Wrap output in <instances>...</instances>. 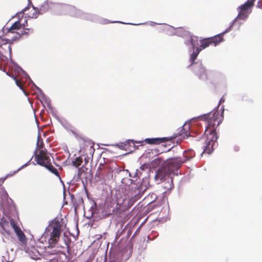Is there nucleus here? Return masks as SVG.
<instances>
[{
    "label": "nucleus",
    "instance_id": "f257e3e1",
    "mask_svg": "<svg viewBox=\"0 0 262 262\" xmlns=\"http://www.w3.org/2000/svg\"><path fill=\"white\" fill-rule=\"evenodd\" d=\"M201 118L203 120L207 122L208 125L204 133L205 137L201 139L199 143L203 150V153L210 154L217 144L216 128L222 123L224 117L219 112L215 111L205 114Z\"/></svg>",
    "mask_w": 262,
    "mask_h": 262
},
{
    "label": "nucleus",
    "instance_id": "f03ea898",
    "mask_svg": "<svg viewBox=\"0 0 262 262\" xmlns=\"http://www.w3.org/2000/svg\"><path fill=\"white\" fill-rule=\"evenodd\" d=\"M54 8L56 9L62 14L73 17H78L79 15L80 11L74 6L67 4H55L48 0L43 3L39 9L40 13L42 14Z\"/></svg>",
    "mask_w": 262,
    "mask_h": 262
},
{
    "label": "nucleus",
    "instance_id": "7ed1b4c3",
    "mask_svg": "<svg viewBox=\"0 0 262 262\" xmlns=\"http://www.w3.org/2000/svg\"><path fill=\"white\" fill-rule=\"evenodd\" d=\"M34 160L37 164L45 167L53 174L60 177L58 170L54 168L51 163L47 150L42 145L38 146L34 155Z\"/></svg>",
    "mask_w": 262,
    "mask_h": 262
},
{
    "label": "nucleus",
    "instance_id": "20e7f679",
    "mask_svg": "<svg viewBox=\"0 0 262 262\" xmlns=\"http://www.w3.org/2000/svg\"><path fill=\"white\" fill-rule=\"evenodd\" d=\"M189 128V124H185L179 129V131L178 133L174 134L171 137L146 138L144 140V141L148 144L158 145L168 141L173 140V141H174V139L179 137V138L177 140V142L180 143L182 139L187 138L188 137L189 134L188 130Z\"/></svg>",
    "mask_w": 262,
    "mask_h": 262
},
{
    "label": "nucleus",
    "instance_id": "39448f33",
    "mask_svg": "<svg viewBox=\"0 0 262 262\" xmlns=\"http://www.w3.org/2000/svg\"><path fill=\"white\" fill-rule=\"evenodd\" d=\"M120 202H121L120 198L117 194H116V200H107L104 208V214L107 216L116 215L123 217L125 215V211Z\"/></svg>",
    "mask_w": 262,
    "mask_h": 262
},
{
    "label": "nucleus",
    "instance_id": "423d86ee",
    "mask_svg": "<svg viewBox=\"0 0 262 262\" xmlns=\"http://www.w3.org/2000/svg\"><path fill=\"white\" fill-rule=\"evenodd\" d=\"M142 195L141 188L138 186H132L129 188L128 194L124 196H120L124 211L129 209L134 203L139 200Z\"/></svg>",
    "mask_w": 262,
    "mask_h": 262
},
{
    "label": "nucleus",
    "instance_id": "0eeeda50",
    "mask_svg": "<svg viewBox=\"0 0 262 262\" xmlns=\"http://www.w3.org/2000/svg\"><path fill=\"white\" fill-rule=\"evenodd\" d=\"M231 30V26L227 28L224 32L215 35L212 37L203 38L200 40V45L197 47L198 50L201 51L202 50L208 47L210 45H213L216 46L223 40V35Z\"/></svg>",
    "mask_w": 262,
    "mask_h": 262
},
{
    "label": "nucleus",
    "instance_id": "6e6552de",
    "mask_svg": "<svg viewBox=\"0 0 262 262\" xmlns=\"http://www.w3.org/2000/svg\"><path fill=\"white\" fill-rule=\"evenodd\" d=\"M50 227L52 231L50 233V237L49 239V244L51 247H54L59 239L62 225L60 222L57 220L53 222Z\"/></svg>",
    "mask_w": 262,
    "mask_h": 262
},
{
    "label": "nucleus",
    "instance_id": "1a4fd4ad",
    "mask_svg": "<svg viewBox=\"0 0 262 262\" xmlns=\"http://www.w3.org/2000/svg\"><path fill=\"white\" fill-rule=\"evenodd\" d=\"M193 156L190 158H186L184 160H183L180 157L171 158L168 160L166 167L169 172H173L174 170H177L180 168L183 163L190 159Z\"/></svg>",
    "mask_w": 262,
    "mask_h": 262
},
{
    "label": "nucleus",
    "instance_id": "9d476101",
    "mask_svg": "<svg viewBox=\"0 0 262 262\" xmlns=\"http://www.w3.org/2000/svg\"><path fill=\"white\" fill-rule=\"evenodd\" d=\"M5 33V35L4 36L5 38L2 39V41H4V42L2 43L3 45L12 43L13 41L18 40L21 37V36L25 35H28V32L22 30H20L19 32L13 31L11 32V35H9V36L6 34V33Z\"/></svg>",
    "mask_w": 262,
    "mask_h": 262
},
{
    "label": "nucleus",
    "instance_id": "9b49d317",
    "mask_svg": "<svg viewBox=\"0 0 262 262\" xmlns=\"http://www.w3.org/2000/svg\"><path fill=\"white\" fill-rule=\"evenodd\" d=\"M194 73L199 79L202 80L207 79L206 69L202 64H200L194 70Z\"/></svg>",
    "mask_w": 262,
    "mask_h": 262
},
{
    "label": "nucleus",
    "instance_id": "f8f14e48",
    "mask_svg": "<svg viewBox=\"0 0 262 262\" xmlns=\"http://www.w3.org/2000/svg\"><path fill=\"white\" fill-rule=\"evenodd\" d=\"M21 21H22V19H19L18 21H15L14 23L12 24V25L9 28H6L5 29V33L6 34L11 35V32L13 31H18L21 30Z\"/></svg>",
    "mask_w": 262,
    "mask_h": 262
},
{
    "label": "nucleus",
    "instance_id": "ddd939ff",
    "mask_svg": "<svg viewBox=\"0 0 262 262\" xmlns=\"http://www.w3.org/2000/svg\"><path fill=\"white\" fill-rule=\"evenodd\" d=\"M238 14L237 16L233 21V22L232 23L231 25H230V26L229 27H230L231 26V28L232 27V26L233 25L234 21L236 19H245V18H246L248 17V16L249 15V12L246 10H243L239 8H238Z\"/></svg>",
    "mask_w": 262,
    "mask_h": 262
},
{
    "label": "nucleus",
    "instance_id": "4468645a",
    "mask_svg": "<svg viewBox=\"0 0 262 262\" xmlns=\"http://www.w3.org/2000/svg\"><path fill=\"white\" fill-rule=\"evenodd\" d=\"M15 233L17 235L19 242L23 244H25L27 242V238L21 229L19 228H16L15 231Z\"/></svg>",
    "mask_w": 262,
    "mask_h": 262
},
{
    "label": "nucleus",
    "instance_id": "2eb2a0df",
    "mask_svg": "<svg viewBox=\"0 0 262 262\" xmlns=\"http://www.w3.org/2000/svg\"><path fill=\"white\" fill-rule=\"evenodd\" d=\"M40 14H41L40 13L39 9L33 6L32 9L29 11L28 15V17L31 18H36Z\"/></svg>",
    "mask_w": 262,
    "mask_h": 262
},
{
    "label": "nucleus",
    "instance_id": "dca6fc26",
    "mask_svg": "<svg viewBox=\"0 0 262 262\" xmlns=\"http://www.w3.org/2000/svg\"><path fill=\"white\" fill-rule=\"evenodd\" d=\"M255 0H248L245 3L242 5L239 8L248 11V10L253 7L254 2Z\"/></svg>",
    "mask_w": 262,
    "mask_h": 262
},
{
    "label": "nucleus",
    "instance_id": "f3484780",
    "mask_svg": "<svg viewBox=\"0 0 262 262\" xmlns=\"http://www.w3.org/2000/svg\"><path fill=\"white\" fill-rule=\"evenodd\" d=\"M200 52L201 51H200L199 50H198V49L196 48V50L190 54V61L191 62V64H193L194 63V60L198 57V56Z\"/></svg>",
    "mask_w": 262,
    "mask_h": 262
},
{
    "label": "nucleus",
    "instance_id": "a211bd4d",
    "mask_svg": "<svg viewBox=\"0 0 262 262\" xmlns=\"http://www.w3.org/2000/svg\"><path fill=\"white\" fill-rule=\"evenodd\" d=\"M83 162V158L81 157H77L74 161H72V164L74 166L78 167L81 165Z\"/></svg>",
    "mask_w": 262,
    "mask_h": 262
},
{
    "label": "nucleus",
    "instance_id": "6ab92c4d",
    "mask_svg": "<svg viewBox=\"0 0 262 262\" xmlns=\"http://www.w3.org/2000/svg\"><path fill=\"white\" fill-rule=\"evenodd\" d=\"M190 42L192 46L193 49H194L195 46L199 44V38L196 36H191L190 37Z\"/></svg>",
    "mask_w": 262,
    "mask_h": 262
},
{
    "label": "nucleus",
    "instance_id": "aec40b11",
    "mask_svg": "<svg viewBox=\"0 0 262 262\" xmlns=\"http://www.w3.org/2000/svg\"><path fill=\"white\" fill-rule=\"evenodd\" d=\"M21 29L22 31H25L28 32V33L31 30L30 28H27L28 27V22L27 20L25 19L23 23L21 22Z\"/></svg>",
    "mask_w": 262,
    "mask_h": 262
},
{
    "label": "nucleus",
    "instance_id": "412c9836",
    "mask_svg": "<svg viewBox=\"0 0 262 262\" xmlns=\"http://www.w3.org/2000/svg\"><path fill=\"white\" fill-rule=\"evenodd\" d=\"M10 224L11 225V226H12V227L13 228L14 231L16 230V228H20L19 227H18L17 225V224L16 223V222H15V221L11 219L10 220Z\"/></svg>",
    "mask_w": 262,
    "mask_h": 262
},
{
    "label": "nucleus",
    "instance_id": "4be33fe9",
    "mask_svg": "<svg viewBox=\"0 0 262 262\" xmlns=\"http://www.w3.org/2000/svg\"><path fill=\"white\" fill-rule=\"evenodd\" d=\"M124 144H125V146H127L128 145L129 146H132L131 144H132V145L134 147H135V141L133 140H129L127 141H126Z\"/></svg>",
    "mask_w": 262,
    "mask_h": 262
},
{
    "label": "nucleus",
    "instance_id": "5701e85b",
    "mask_svg": "<svg viewBox=\"0 0 262 262\" xmlns=\"http://www.w3.org/2000/svg\"><path fill=\"white\" fill-rule=\"evenodd\" d=\"M102 169H103L102 168H101L100 167H99L96 171V175L99 177H103V174L101 173V171Z\"/></svg>",
    "mask_w": 262,
    "mask_h": 262
},
{
    "label": "nucleus",
    "instance_id": "b1692460",
    "mask_svg": "<svg viewBox=\"0 0 262 262\" xmlns=\"http://www.w3.org/2000/svg\"><path fill=\"white\" fill-rule=\"evenodd\" d=\"M14 79L15 80V82H16V85L19 86L21 89H23V85L21 83V82L18 79H16L15 77L14 78Z\"/></svg>",
    "mask_w": 262,
    "mask_h": 262
},
{
    "label": "nucleus",
    "instance_id": "393cba45",
    "mask_svg": "<svg viewBox=\"0 0 262 262\" xmlns=\"http://www.w3.org/2000/svg\"><path fill=\"white\" fill-rule=\"evenodd\" d=\"M84 159H83V160L84 161V165H86L89 162L90 157H89L88 156L85 157V156H84Z\"/></svg>",
    "mask_w": 262,
    "mask_h": 262
},
{
    "label": "nucleus",
    "instance_id": "a878e982",
    "mask_svg": "<svg viewBox=\"0 0 262 262\" xmlns=\"http://www.w3.org/2000/svg\"><path fill=\"white\" fill-rule=\"evenodd\" d=\"M90 150H91V151H92L93 152H94V151H95V149H94V148L93 147V146H91V147H90Z\"/></svg>",
    "mask_w": 262,
    "mask_h": 262
},
{
    "label": "nucleus",
    "instance_id": "bb28decb",
    "mask_svg": "<svg viewBox=\"0 0 262 262\" xmlns=\"http://www.w3.org/2000/svg\"><path fill=\"white\" fill-rule=\"evenodd\" d=\"M224 99L222 98L220 100V103H222V102H224Z\"/></svg>",
    "mask_w": 262,
    "mask_h": 262
},
{
    "label": "nucleus",
    "instance_id": "cd10ccee",
    "mask_svg": "<svg viewBox=\"0 0 262 262\" xmlns=\"http://www.w3.org/2000/svg\"><path fill=\"white\" fill-rule=\"evenodd\" d=\"M67 251H68V252L69 253V247L68 246L67 247Z\"/></svg>",
    "mask_w": 262,
    "mask_h": 262
},
{
    "label": "nucleus",
    "instance_id": "c85d7f7f",
    "mask_svg": "<svg viewBox=\"0 0 262 262\" xmlns=\"http://www.w3.org/2000/svg\"><path fill=\"white\" fill-rule=\"evenodd\" d=\"M142 142H143V141L136 142V143H142Z\"/></svg>",
    "mask_w": 262,
    "mask_h": 262
},
{
    "label": "nucleus",
    "instance_id": "c756f323",
    "mask_svg": "<svg viewBox=\"0 0 262 262\" xmlns=\"http://www.w3.org/2000/svg\"><path fill=\"white\" fill-rule=\"evenodd\" d=\"M8 49H10V46H8Z\"/></svg>",
    "mask_w": 262,
    "mask_h": 262
},
{
    "label": "nucleus",
    "instance_id": "7c9ffc66",
    "mask_svg": "<svg viewBox=\"0 0 262 262\" xmlns=\"http://www.w3.org/2000/svg\"><path fill=\"white\" fill-rule=\"evenodd\" d=\"M28 1L29 3H31V0H28Z\"/></svg>",
    "mask_w": 262,
    "mask_h": 262
}]
</instances>
